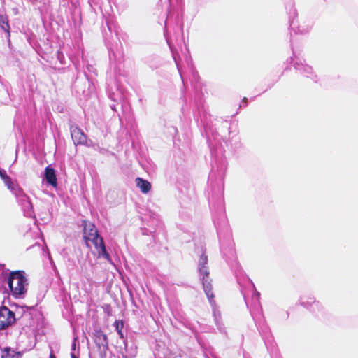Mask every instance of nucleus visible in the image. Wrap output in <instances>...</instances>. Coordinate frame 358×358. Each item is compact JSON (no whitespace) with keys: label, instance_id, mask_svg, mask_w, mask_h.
<instances>
[{"label":"nucleus","instance_id":"f257e3e1","mask_svg":"<svg viewBox=\"0 0 358 358\" xmlns=\"http://www.w3.org/2000/svg\"><path fill=\"white\" fill-rule=\"evenodd\" d=\"M8 284L14 296L17 297L25 294L27 283L24 272L22 271H12L9 274Z\"/></svg>","mask_w":358,"mask_h":358},{"label":"nucleus","instance_id":"f03ea898","mask_svg":"<svg viewBox=\"0 0 358 358\" xmlns=\"http://www.w3.org/2000/svg\"><path fill=\"white\" fill-rule=\"evenodd\" d=\"M15 322V315L6 306L0 307V330L6 329Z\"/></svg>","mask_w":358,"mask_h":358},{"label":"nucleus","instance_id":"7ed1b4c3","mask_svg":"<svg viewBox=\"0 0 358 358\" xmlns=\"http://www.w3.org/2000/svg\"><path fill=\"white\" fill-rule=\"evenodd\" d=\"M91 244L97 250L99 257L101 256L107 260H110V255L107 252L103 240L100 235L93 236V238L90 239V245Z\"/></svg>","mask_w":358,"mask_h":358},{"label":"nucleus","instance_id":"20e7f679","mask_svg":"<svg viewBox=\"0 0 358 358\" xmlns=\"http://www.w3.org/2000/svg\"><path fill=\"white\" fill-rule=\"evenodd\" d=\"M71 135L75 145H83L87 142V137L78 127H71Z\"/></svg>","mask_w":358,"mask_h":358},{"label":"nucleus","instance_id":"39448f33","mask_svg":"<svg viewBox=\"0 0 358 358\" xmlns=\"http://www.w3.org/2000/svg\"><path fill=\"white\" fill-rule=\"evenodd\" d=\"M94 341L99 349L102 348L103 351L108 349V337L101 330L95 331Z\"/></svg>","mask_w":358,"mask_h":358},{"label":"nucleus","instance_id":"423d86ee","mask_svg":"<svg viewBox=\"0 0 358 358\" xmlns=\"http://www.w3.org/2000/svg\"><path fill=\"white\" fill-rule=\"evenodd\" d=\"M45 178L46 182L52 187H56L57 186V176L53 168L47 166L45 169Z\"/></svg>","mask_w":358,"mask_h":358},{"label":"nucleus","instance_id":"0eeeda50","mask_svg":"<svg viewBox=\"0 0 358 358\" xmlns=\"http://www.w3.org/2000/svg\"><path fill=\"white\" fill-rule=\"evenodd\" d=\"M202 284H203L204 292H205L207 298L208 299L210 303L212 305L214 304L215 303V301H214L215 296L213 293V286L211 284V280L202 281Z\"/></svg>","mask_w":358,"mask_h":358},{"label":"nucleus","instance_id":"6e6552de","mask_svg":"<svg viewBox=\"0 0 358 358\" xmlns=\"http://www.w3.org/2000/svg\"><path fill=\"white\" fill-rule=\"evenodd\" d=\"M83 236H87L92 234L93 235L97 236L99 235L98 230L96 226L87 220H84L83 222Z\"/></svg>","mask_w":358,"mask_h":358},{"label":"nucleus","instance_id":"1a4fd4ad","mask_svg":"<svg viewBox=\"0 0 358 358\" xmlns=\"http://www.w3.org/2000/svg\"><path fill=\"white\" fill-rule=\"evenodd\" d=\"M136 183L137 187H138L143 194H147L151 189V184L150 182L141 178H136Z\"/></svg>","mask_w":358,"mask_h":358},{"label":"nucleus","instance_id":"9d476101","mask_svg":"<svg viewBox=\"0 0 358 358\" xmlns=\"http://www.w3.org/2000/svg\"><path fill=\"white\" fill-rule=\"evenodd\" d=\"M0 27L7 34V36L9 38L10 36V27L7 15H0Z\"/></svg>","mask_w":358,"mask_h":358},{"label":"nucleus","instance_id":"9b49d317","mask_svg":"<svg viewBox=\"0 0 358 358\" xmlns=\"http://www.w3.org/2000/svg\"><path fill=\"white\" fill-rule=\"evenodd\" d=\"M19 352H15V351L11 350L9 348L4 349L1 355V358H19Z\"/></svg>","mask_w":358,"mask_h":358},{"label":"nucleus","instance_id":"f8f14e48","mask_svg":"<svg viewBox=\"0 0 358 358\" xmlns=\"http://www.w3.org/2000/svg\"><path fill=\"white\" fill-rule=\"evenodd\" d=\"M200 275L202 276V281L210 280V272L208 266L199 267V268Z\"/></svg>","mask_w":358,"mask_h":358},{"label":"nucleus","instance_id":"ddd939ff","mask_svg":"<svg viewBox=\"0 0 358 358\" xmlns=\"http://www.w3.org/2000/svg\"><path fill=\"white\" fill-rule=\"evenodd\" d=\"M3 181L7 187L13 192H14L15 189L18 187L17 185L12 181L9 176L5 177V180Z\"/></svg>","mask_w":358,"mask_h":358},{"label":"nucleus","instance_id":"4468645a","mask_svg":"<svg viewBox=\"0 0 358 358\" xmlns=\"http://www.w3.org/2000/svg\"><path fill=\"white\" fill-rule=\"evenodd\" d=\"M316 303V301L314 297L309 296L306 301H303L301 302V306H303L306 308H310L314 303Z\"/></svg>","mask_w":358,"mask_h":358},{"label":"nucleus","instance_id":"2eb2a0df","mask_svg":"<svg viewBox=\"0 0 358 358\" xmlns=\"http://www.w3.org/2000/svg\"><path fill=\"white\" fill-rule=\"evenodd\" d=\"M208 256L203 252L199 259V267L207 266Z\"/></svg>","mask_w":358,"mask_h":358},{"label":"nucleus","instance_id":"dca6fc26","mask_svg":"<svg viewBox=\"0 0 358 358\" xmlns=\"http://www.w3.org/2000/svg\"><path fill=\"white\" fill-rule=\"evenodd\" d=\"M123 327L122 322H115V327L117 331V334L120 335V338H123V333L122 331V328Z\"/></svg>","mask_w":358,"mask_h":358},{"label":"nucleus","instance_id":"f3484780","mask_svg":"<svg viewBox=\"0 0 358 358\" xmlns=\"http://www.w3.org/2000/svg\"><path fill=\"white\" fill-rule=\"evenodd\" d=\"M93 236H95V235H93L92 234H91L90 235L83 236L86 247H87L89 248H91L90 239H92Z\"/></svg>","mask_w":358,"mask_h":358},{"label":"nucleus","instance_id":"a211bd4d","mask_svg":"<svg viewBox=\"0 0 358 358\" xmlns=\"http://www.w3.org/2000/svg\"><path fill=\"white\" fill-rule=\"evenodd\" d=\"M93 236H95V235H93L92 234H91L90 235L83 236L86 247H87L89 248H91L90 239H92Z\"/></svg>","mask_w":358,"mask_h":358},{"label":"nucleus","instance_id":"6ab92c4d","mask_svg":"<svg viewBox=\"0 0 358 358\" xmlns=\"http://www.w3.org/2000/svg\"><path fill=\"white\" fill-rule=\"evenodd\" d=\"M0 176L3 179V180H5V177L8 176L6 173L5 171L0 170Z\"/></svg>","mask_w":358,"mask_h":358},{"label":"nucleus","instance_id":"aec40b11","mask_svg":"<svg viewBox=\"0 0 358 358\" xmlns=\"http://www.w3.org/2000/svg\"><path fill=\"white\" fill-rule=\"evenodd\" d=\"M49 358H57L55 355L54 354L53 351H51Z\"/></svg>","mask_w":358,"mask_h":358},{"label":"nucleus","instance_id":"412c9836","mask_svg":"<svg viewBox=\"0 0 358 358\" xmlns=\"http://www.w3.org/2000/svg\"><path fill=\"white\" fill-rule=\"evenodd\" d=\"M71 358H78L74 353H71Z\"/></svg>","mask_w":358,"mask_h":358},{"label":"nucleus","instance_id":"4be33fe9","mask_svg":"<svg viewBox=\"0 0 358 358\" xmlns=\"http://www.w3.org/2000/svg\"><path fill=\"white\" fill-rule=\"evenodd\" d=\"M75 347H76V343H73V345H72V348H73V350H74V349H75Z\"/></svg>","mask_w":358,"mask_h":358},{"label":"nucleus","instance_id":"5701e85b","mask_svg":"<svg viewBox=\"0 0 358 358\" xmlns=\"http://www.w3.org/2000/svg\"><path fill=\"white\" fill-rule=\"evenodd\" d=\"M247 101V99L245 97L243 98V101Z\"/></svg>","mask_w":358,"mask_h":358},{"label":"nucleus","instance_id":"b1692460","mask_svg":"<svg viewBox=\"0 0 358 358\" xmlns=\"http://www.w3.org/2000/svg\"><path fill=\"white\" fill-rule=\"evenodd\" d=\"M174 358H180V357H174Z\"/></svg>","mask_w":358,"mask_h":358}]
</instances>
